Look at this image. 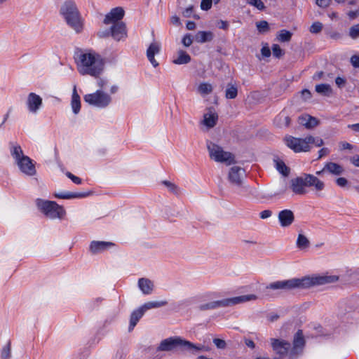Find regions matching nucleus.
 Instances as JSON below:
<instances>
[{
  "instance_id": "nucleus-1",
  "label": "nucleus",
  "mask_w": 359,
  "mask_h": 359,
  "mask_svg": "<svg viewBox=\"0 0 359 359\" xmlns=\"http://www.w3.org/2000/svg\"><path fill=\"white\" fill-rule=\"evenodd\" d=\"M338 280L339 277L337 276H315L277 280L266 286L265 293L268 296L274 297L282 292H290L296 289H308L316 285L335 283Z\"/></svg>"
},
{
  "instance_id": "nucleus-2",
  "label": "nucleus",
  "mask_w": 359,
  "mask_h": 359,
  "mask_svg": "<svg viewBox=\"0 0 359 359\" xmlns=\"http://www.w3.org/2000/svg\"><path fill=\"white\" fill-rule=\"evenodd\" d=\"M74 59L79 72L82 75L97 77L102 72L104 62L102 57L92 50H79Z\"/></svg>"
},
{
  "instance_id": "nucleus-3",
  "label": "nucleus",
  "mask_w": 359,
  "mask_h": 359,
  "mask_svg": "<svg viewBox=\"0 0 359 359\" xmlns=\"http://www.w3.org/2000/svg\"><path fill=\"white\" fill-rule=\"evenodd\" d=\"M290 189L297 195H304L307 193L306 187H314L316 191H321L325 188V184L317 177L303 173L301 176L290 180Z\"/></svg>"
},
{
  "instance_id": "nucleus-4",
  "label": "nucleus",
  "mask_w": 359,
  "mask_h": 359,
  "mask_svg": "<svg viewBox=\"0 0 359 359\" xmlns=\"http://www.w3.org/2000/svg\"><path fill=\"white\" fill-rule=\"evenodd\" d=\"M60 14L63 17L67 24L77 33L81 32L83 23L80 12L73 0H67L60 8Z\"/></svg>"
},
{
  "instance_id": "nucleus-5",
  "label": "nucleus",
  "mask_w": 359,
  "mask_h": 359,
  "mask_svg": "<svg viewBox=\"0 0 359 359\" xmlns=\"http://www.w3.org/2000/svg\"><path fill=\"white\" fill-rule=\"evenodd\" d=\"M286 145L294 152H307L311 149V144L320 147L324 144V141L319 137L309 135L305 138H297L292 136L286 137L285 139Z\"/></svg>"
},
{
  "instance_id": "nucleus-6",
  "label": "nucleus",
  "mask_w": 359,
  "mask_h": 359,
  "mask_svg": "<svg viewBox=\"0 0 359 359\" xmlns=\"http://www.w3.org/2000/svg\"><path fill=\"white\" fill-rule=\"evenodd\" d=\"M256 299H257V297L255 294H245L203 304L198 306V309L200 311L211 310L218 307H226Z\"/></svg>"
},
{
  "instance_id": "nucleus-7",
  "label": "nucleus",
  "mask_w": 359,
  "mask_h": 359,
  "mask_svg": "<svg viewBox=\"0 0 359 359\" xmlns=\"http://www.w3.org/2000/svg\"><path fill=\"white\" fill-rule=\"evenodd\" d=\"M36 205L46 217L51 219H62L66 214L64 208L55 201L37 198Z\"/></svg>"
},
{
  "instance_id": "nucleus-8",
  "label": "nucleus",
  "mask_w": 359,
  "mask_h": 359,
  "mask_svg": "<svg viewBox=\"0 0 359 359\" xmlns=\"http://www.w3.org/2000/svg\"><path fill=\"white\" fill-rule=\"evenodd\" d=\"M207 148L210 158L216 162L225 163L227 165L236 162L235 156L233 154L224 151L221 147L215 143L208 142Z\"/></svg>"
},
{
  "instance_id": "nucleus-9",
  "label": "nucleus",
  "mask_w": 359,
  "mask_h": 359,
  "mask_svg": "<svg viewBox=\"0 0 359 359\" xmlns=\"http://www.w3.org/2000/svg\"><path fill=\"white\" fill-rule=\"evenodd\" d=\"M83 99L89 104L99 108H104L111 102V96L100 90H97L93 93L86 95Z\"/></svg>"
},
{
  "instance_id": "nucleus-10",
  "label": "nucleus",
  "mask_w": 359,
  "mask_h": 359,
  "mask_svg": "<svg viewBox=\"0 0 359 359\" xmlns=\"http://www.w3.org/2000/svg\"><path fill=\"white\" fill-rule=\"evenodd\" d=\"M97 35L100 38L111 36L114 40L119 41L127 37L126 25L123 22L114 23V25L111 26L110 29L98 32Z\"/></svg>"
},
{
  "instance_id": "nucleus-11",
  "label": "nucleus",
  "mask_w": 359,
  "mask_h": 359,
  "mask_svg": "<svg viewBox=\"0 0 359 359\" xmlns=\"http://www.w3.org/2000/svg\"><path fill=\"white\" fill-rule=\"evenodd\" d=\"M271 346L275 353L278 355L273 359H281L285 356L290 348V344L284 340L271 339Z\"/></svg>"
},
{
  "instance_id": "nucleus-12",
  "label": "nucleus",
  "mask_w": 359,
  "mask_h": 359,
  "mask_svg": "<svg viewBox=\"0 0 359 359\" xmlns=\"http://www.w3.org/2000/svg\"><path fill=\"white\" fill-rule=\"evenodd\" d=\"M245 172L243 168L239 166H233L229 172L228 179L233 185L240 187L242 185Z\"/></svg>"
},
{
  "instance_id": "nucleus-13",
  "label": "nucleus",
  "mask_w": 359,
  "mask_h": 359,
  "mask_svg": "<svg viewBox=\"0 0 359 359\" xmlns=\"http://www.w3.org/2000/svg\"><path fill=\"white\" fill-rule=\"evenodd\" d=\"M26 104L29 112L36 114L43 105V100L39 95L30 93L27 96Z\"/></svg>"
},
{
  "instance_id": "nucleus-14",
  "label": "nucleus",
  "mask_w": 359,
  "mask_h": 359,
  "mask_svg": "<svg viewBox=\"0 0 359 359\" xmlns=\"http://www.w3.org/2000/svg\"><path fill=\"white\" fill-rule=\"evenodd\" d=\"M125 14L124 10L121 7L112 8L109 13L105 15L103 20L105 25H114V23L121 22Z\"/></svg>"
},
{
  "instance_id": "nucleus-15",
  "label": "nucleus",
  "mask_w": 359,
  "mask_h": 359,
  "mask_svg": "<svg viewBox=\"0 0 359 359\" xmlns=\"http://www.w3.org/2000/svg\"><path fill=\"white\" fill-rule=\"evenodd\" d=\"M16 164L20 170L27 176H34L36 173L35 165L29 156L22 158V159Z\"/></svg>"
},
{
  "instance_id": "nucleus-16",
  "label": "nucleus",
  "mask_w": 359,
  "mask_h": 359,
  "mask_svg": "<svg viewBox=\"0 0 359 359\" xmlns=\"http://www.w3.org/2000/svg\"><path fill=\"white\" fill-rule=\"evenodd\" d=\"M180 346V337H169L162 340L156 351H172Z\"/></svg>"
},
{
  "instance_id": "nucleus-17",
  "label": "nucleus",
  "mask_w": 359,
  "mask_h": 359,
  "mask_svg": "<svg viewBox=\"0 0 359 359\" xmlns=\"http://www.w3.org/2000/svg\"><path fill=\"white\" fill-rule=\"evenodd\" d=\"M114 245V243L111 242L93 241L90 244L89 250L91 254L97 255L104 252Z\"/></svg>"
},
{
  "instance_id": "nucleus-18",
  "label": "nucleus",
  "mask_w": 359,
  "mask_h": 359,
  "mask_svg": "<svg viewBox=\"0 0 359 359\" xmlns=\"http://www.w3.org/2000/svg\"><path fill=\"white\" fill-rule=\"evenodd\" d=\"M278 218L283 227L290 226L294 221V215L291 210L285 209L279 212Z\"/></svg>"
},
{
  "instance_id": "nucleus-19",
  "label": "nucleus",
  "mask_w": 359,
  "mask_h": 359,
  "mask_svg": "<svg viewBox=\"0 0 359 359\" xmlns=\"http://www.w3.org/2000/svg\"><path fill=\"white\" fill-rule=\"evenodd\" d=\"M160 50L161 46L158 42L151 43L147 50V57L154 67L158 66V62L155 60L154 56L160 52Z\"/></svg>"
},
{
  "instance_id": "nucleus-20",
  "label": "nucleus",
  "mask_w": 359,
  "mask_h": 359,
  "mask_svg": "<svg viewBox=\"0 0 359 359\" xmlns=\"http://www.w3.org/2000/svg\"><path fill=\"white\" fill-rule=\"evenodd\" d=\"M305 344V340L302 330H298L294 335L293 348L291 350L292 355L298 354V349H302Z\"/></svg>"
},
{
  "instance_id": "nucleus-21",
  "label": "nucleus",
  "mask_w": 359,
  "mask_h": 359,
  "mask_svg": "<svg viewBox=\"0 0 359 359\" xmlns=\"http://www.w3.org/2000/svg\"><path fill=\"white\" fill-rule=\"evenodd\" d=\"M9 146L11 155L14 158L15 163L21 161L22 158L27 157V156L24 155L23 151L19 144L10 142Z\"/></svg>"
},
{
  "instance_id": "nucleus-22",
  "label": "nucleus",
  "mask_w": 359,
  "mask_h": 359,
  "mask_svg": "<svg viewBox=\"0 0 359 359\" xmlns=\"http://www.w3.org/2000/svg\"><path fill=\"white\" fill-rule=\"evenodd\" d=\"M203 123L208 128H213L217 121L218 116L213 109H209L208 112L203 116Z\"/></svg>"
},
{
  "instance_id": "nucleus-23",
  "label": "nucleus",
  "mask_w": 359,
  "mask_h": 359,
  "mask_svg": "<svg viewBox=\"0 0 359 359\" xmlns=\"http://www.w3.org/2000/svg\"><path fill=\"white\" fill-rule=\"evenodd\" d=\"M55 197L61 199H72V198H81L88 196V193L84 192H69V191H61L55 193Z\"/></svg>"
},
{
  "instance_id": "nucleus-24",
  "label": "nucleus",
  "mask_w": 359,
  "mask_h": 359,
  "mask_svg": "<svg viewBox=\"0 0 359 359\" xmlns=\"http://www.w3.org/2000/svg\"><path fill=\"white\" fill-rule=\"evenodd\" d=\"M299 121L301 125L305 126L308 129L313 128L319 123V121L316 118L309 115L302 116L299 117Z\"/></svg>"
},
{
  "instance_id": "nucleus-25",
  "label": "nucleus",
  "mask_w": 359,
  "mask_h": 359,
  "mask_svg": "<svg viewBox=\"0 0 359 359\" xmlns=\"http://www.w3.org/2000/svg\"><path fill=\"white\" fill-rule=\"evenodd\" d=\"M273 163L276 169L284 177H287L290 172V169L287 167L284 161L278 156L273 158Z\"/></svg>"
},
{
  "instance_id": "nucleus-26",
  "label": "nucleus",
  "mask_w": 359,
  "mask_h": 359,
  "mask_svg": "<svg viewBox=\"0 0 359 359\" xmlns=\"http://www.w3.org/2000/svg\"><path fill=\"white\" fill-rule=\"evenodd\" d=\"M138 286L144 294H149L153 291L154 284L149 279L142 278L138 280Z\"/></svg>"
},
{
  "instance_id": "nucleus-27",
  "label": "nucleus",
  "mask_w": 359,
  "mask_h": 359,
  "mask_svg": "<svg viewBox=\"0 0 359 359\" xmlns=\"http://www.w3.org/2000/svg\"><path fill=\"white\" fill-rule=\"evenodd\" d=\"M144 313V312L141 307L133 311L130 318V325L128 327L129 332H131L134 329L140 319L143 316Z\"/></svg>"
},
{
  "instance_id": "nucleus-28",
  "label": "nucleus",
  "mask_w": 359,
  "mask_h": 359,
  "mask_svg": "<svg viewBox=\"0 0 359 359\" xmlns=\"http://www.w3.org/2000/svg\"><path fill=\"white\" fill-rule=\"evenodd\" d=\"M214 38V34L210 31H199L195 35L196 42L203 43L211 41Z\"/></svg>"
},
{
  "instance_id": "nucleus-29",
  "label": "nucleus",
  "mask_w": 359,
  "mask_h": 359,
  "mask_svg": "<svg viewBox=\"0 0 359 359\" xmlns=\"http://www.w3.org/2000/svg\"><path fill=\"white\" fill-rule=\"evenodd\" d=\"M324 170L334 175H340L344 170L341 165L333 162L327 163L324 166Z\"/></svg>"
},
{
  "instance_id": "nucleus-30",
  "label": "nucleus",
  "mask_w": 359,
  "mask_h": 359,
  "mask_svg": "<svg viewBox=\"0 0 359 359\" xmlns=\"http://www.w3.org/2000/svg\"><path fill=\"white\" fill-rule=\"evenodd\" d=\"M71 106L72 108V111L75 114H79L81 109V99L80 96L77 93L76 86L74 87L72 100H71Z\"/></svg>"
},
{
  "instance_id": "nucleus-31",
  "label": "nucleus",
  "mask_w": 359,
  "mask_h": 359,
  "mask_svg": "<svg viewBox=\"0 0 359 359\" xmlns=\"http://www.w3.org/2000/svg\"><path fill=\"white\" fill-rule=\"evenodd\" d=\"M290 123V118L284 114H278L274 119V124L278 128L287 127Z\"/></svg>"
},
{
  "instance_id": "nucleus-32",
  "label": "nucleus",
  "mask_w": 359,
  "mask_h": 359,
  "mask_svg": "<svg viewBox=\"0 0 359 359\" xmlns=\"http://www.w3.org/2000/svg\"><path fill=\"white\" fill-rule=\"evenodd\" d=\"M182 348L190 351L192 353H196L198 351L203 350L205 347L203 346H196L190 341L181 339Z\"/></svg>"
},
{
  "instance_id": "nucleus-33",
  "label": "nucleus",
  "mask_w": 359,
  "mask_h": 359,
  "mask_svg": "<svg viewBox=\"0 0 359 359\" xmlns=\"http://www.w3.org/2000/svg\"><path fill=\"white\" fill-rule=\"evenodd\" d=\"M292 33L286 29L280 30L277 34L276 39L282 43L289 42L292 39Z\"/></svg>"
},
{
  "instance_id": "nucleus-34",
  "label": "nucleus",
  "mask_w": 359,
  "mask_h": 359,
  "mask_svg": "<svg viewBox=\"0 0 359 359\" xmlns=\"http://www.w3.org/2000/svg\"><path fill=\"white\" fill-rule=\"evenodd\" d=\"M238 95L237 87L231 83H228L225 90V97L226 99H234Z\"/></svg>"
},
{
  "instance_id": "nucleus-35",
  "label": "nucleus",
  "mask_w": 359,
  "mask_h": 359,
  "mask_svg": "<svg viewBox=\"0 0 359 359\" xmlns=\"http://www.w3.org/2000/svg\"><path fill=\"white\" fill-rule=\"evenodd\" d=\"M316 91L319 94L328 96L332 93V88L329 84L322 83L316 86Z\"/></svg>"
},
{
  "instance_id": "nucleus-36",
  "label": "nucleus",
  "mask_w": 359,
  "mask_h": 359,
  "mask_svg": "<svg viewBox=\"0 0 359 359\" xmlns=\"http://www.w3.org/2000/svg\"><path fill=\"white\" fill-rule=\"evenodd\" d=\"M166 304V302H148L144 304L142 306H140L144 312L147 311L149 309L159 308Z\"/></svg>"
},
{
  "instance_id": "nucleus-37",
  "label": "nucleus",
  "mask_w": 359,
  "mask_h": 359,
  "mask_svg": "<svg viewBox=\"0 0 359 359\" xmlns=\"http://www.w3.org/2000/svg\"><path fill=\"white\" fill-rule=\"evenodd\" d=\"M310 245V242L309 239L303 234L299 233L298 235L297 241V246L299 249H306L309 248Z\"/></svg>"
},
{
  "instance_id": "nucleus-38",
  "label": "nucleus",
  "mask_w": 359,
  "mask_h": 359,
  "mask_svg": "<svg viewBox=\"0 0 359 359\" xmlns=\"http://www.w3.org/2000/svg\"><path fill=\"white\" fill-rule=\"evenodd\" d=\"M256 27L260 34H266L270 31L269 25L266 20L257 22Z\"/></svg>"
},
{
  "instance_id": "nucleus-39",
  "label": "nucleus",
  "mask_w": 359,
  "mask_h": 359,
  "mask_svg": "<svg viewBox=\"0 0 359 359\" xmlns=\"http://www.w3.org/2000/svg\"><path fill=\"white\" fill-rule=\"evenodd\" d=\"M11 342L8 341L7 344L3 347L1 351V359H11Z\"/></svg>"
},
{
  "instance_id": "nucleus-40",
  "label": "nucleus",
  "mask_w": 359,
  "mask_h": 359,
  "mask_svg": "<svg viewBox=\"0 0 359 359\" xmlns=\"http://www.w3.org/2000/svg\"><path fill=\"white\" fill-rule=\"evenodd\" d=\"M198 90L201 95H208L212 93V86L210 83H202L199 85Z\"/></svg>"
},
{
  "instance_id": "nucleus-41",
  "label": "nucleus",
  "mask_w": 359,
  "mask_h": 359,
  "mask_svg": "<svg viewBox=\"0 0 359 359\" xmlns=\"http://www.w3.org/2000/svg\"><path fill=\"white\" fill-rule=\"evenodd\" d=\"M162 184L166 187V188L170 193L177 194L178 187L175 184L167 180L163 181Z\"/></svg>"
},
{
  "instance_id": "nucleus-42",
  "label": "nucleus",
  "mask_w": 359,
  "mask_h": 359,
  "mask_svg": "<svg viewBox=\"0 0 359 359\" xmlns=\"http://www.w3.org/2000/svg\"><path fill=\"white\" fill-rule=\"evenodd\" d=\"M323 24L320 22H315L311 26L309 31L312 34H318L323 29Z\"/></svg>"
},
{
  "instance_id": "nucleus-43",
  "label": "nucleus",
  "mask_w": 359,
  "mask_h": 359,
  "mask_svg": "<svg viewBox=\"0 0 359 359\" xmlns=\"http://www.w3.org/2000/svg\"><path fill=\"white\" fill-rule=\"evenodd\" d=\"M349 36L355 39L359 36V24L352 26L349 29Z\"/></svg>"
},
{
  "instance_id": "nucleus-44",
  "label": "nucleus",
  "mask_w": 359,
  "mask_h": 359,
  "mask_svg": "<svg viewBox=\"0 0 359 359\" xmlns=\"http://www.w3.org/2000/svg\"><path fill=\"white\" fill-rule=\"evenodd\" d=\"M248 3L259 11H263L265 8L264 3L261 0H247Z\"/></svg>"
},
{
  "instance_id": "nucleus-45",
  "label": "nucleus",
  "mask_w": 359,
  "mask_h": 359,
  "mask_svg": "<svg viewBox=\"0 0 359 359\" xmlns=\"http://www.w3.org/2000/svg\"><path fill=\"white\" fill-rule=\"evenodd\" d=\"M272 52H273V56H275L276 57H278V58L280 57L283 55V50L281 49L280 46L278 44H273L272 46Z\"/></svg>"
},
{
  "instance_id": "nucleus-46",
  "label": "nucleus",
  "mask_w": 359,
  "mask_h": 359,
  "mask_svg": "<svg viewBox=\"0 0 359 359\" xmlns=\"http://www.w3.org/2000/svg\"><path fill=\"white\" fill-rule=\"evenodd\" d=\"M212 0H201V8L203 11H208L211 8Z\"/></svg>"
},
{
  "instance_id": "nucleus-47",
  "label": "nucleus",
  "mask_w": 359,
  "mask_h": 359,
  "mask_svg": "<svg viewBox=\"0 0 359 359\" xmlns=\"http://www.w3.org/2000/svg\"><path fill=\"white\" fill-rule=\"evenodd\" d=\"M182 42L184 44V46H185L187 47L189 46L193 42V38H192L191 34H186L183 37Z\"/></svg>"
},
{
  "instance_id": "nucleus-48",
  "label": "nucleus",
  "mask_w": 359,
  "mask_h": 359,
  "mask_svg": "<svg viewBox=\"0 0 359 359\" xmlns=\"http://www.w3.org/2000/svg\"><path fill=\"white\" fill-rule=\"evenodd\" d=\"M191 61L190 55L185 51L181 50V65L187 64Z\"/></svg>"
},
{
  "instance_id": "nucleus-49",
  "label": "nucleus",
  "mask_w": 359,
  "mask_h": 359,
  "mask_svg": "<svg viewBox=\"0 0 359 359\" xmlns=\"http://www.w3.org/2000/svg\"><path fill=\"white\" fill-rule=\"evenodd\" d=\"M66 175L68 178H69L76 184H80L81 183V179L79 178V177L74 175L70 172H67L66 173Z\"/></svg>"
},
{
  "instance_id": "nucleus-50",
  "label": "nucleus",
  "mask_w": 359,
  "mask_h": 359,
  "mask_svg": "<svg viewBox=\"0 0 359 359\" xmlns=\"http://www.w3.org/2000/svg\"><path fill=\"white\" fill-rule=\"evenodd\" d=\"M332 0H316V4L320 8H327L331 4Z\"/></svg>"
},
{
  "instance_id": "nucleus-51",
  "label": "nucleus",
  "mask_w": 359,
  "mask_h": 359,
  "mask_svg": "<svg viewBox=\"0 0 359 359\" xmlns=\"http://www.w3.org/2000/svg\"><path fill=\"white\" fill-rule=\"evenodd\" d=\"M213 343L218 348H224L226 345L224 340L217 338L213 339Z\"/></svg>"
},
{
  "instance_id": "nucleus-52",
  "label": "nucleus",
  "mask_w": 359,
  "mask_h": 359,
  "mask_svg": "<svg viewBox=\"0 0 359 359\" xmlns=\"http://www.w3.org/2000/svg\"><path fill=\"white\" fill-rule=\"evenodd\" d=\"M351 63L355 68L359 67V56L354 55L351 57Z\"/></svg>"
},
{
  "instance_id": "nucleus-53",
  "label": "nucleus",
  "mask_w": 359,
  "mask_h": 359,
  "mask_svg": "<svg viewBox=\"0 0 359 359\" xmlns=\"http://www.w3.org/2000/svg\"><path fill=\"white\" fill-rule=\"evenodd\" d=\"M336 183L341 187H344L348 184V180L345 177H339L336 180Z\"/></svg>"
},
{
  "instance_id": "nucleus-54",
  "label": "nucleus",
  "mask_w": 359,
  "mask_h": 359,
  "mask_svg": "<svg viewBox=\"0 0 359 359\" xmlns=\"http://www.w3.org/2000/svg\"><path fill=\"white\" fill-rule=\"evenodd\" d=\"M301 95L304 100H307L311 97V93L307 89H304L303 90H302Z\"/></svg>"
},
{
  "instance_id": "nucleus-55",
  "label": "nucleus",
  "mask_w": 359,
  "mask_h": 359,
  "mask_svg": "<svg viewBox=\"0 0 359 359\" xmlns=\"http://www.w3.org/2000/svg\"><path fill=\"white\" fill-rule=\"evenodd\" d=\"M330 149L326 147H323V148L320 149L318 151L319 156L318 157V159H320L322 157L328 155L330 154Z\"/></svg>"
},
{
  "instance_id": "nucleus-56",
  "label": "nucleus",
  "mask_w": 359,
  "mask_h": 359,
  "mask_svg": "<svg viewBox=\"0 0 359 359\" xmlns=\"http://www.w3.org/2000/svg\"><path fill=\"white\" fill-rule=\"evenodd\" d=\"M261 53L264 57H269L271 55V50L268 46H264L261 49Z\"/></svg>"
},
{
  "instance_id": "nucleus-57",
  "label": "nucleus",
  "mask_w": 359,
  "mask_h": 359,
  "mask_svg": "<svg viewBox=\"0 0 359 359\" xmlns=\"http://www.w3.org/2000/svg\"><path fill=\"white\" fill-rule=\"evenodd\" d=\"M218 27L219 29L226 30L229 28V24L227 21L220 20L218 22Z\"/></svg>"
},
{
  "instance_id": "nucleus-58",
  "label": "nucleus",
  "mask_w": 359,
  "mask_h": 359,
  "mask_svg": "<svg viewBox=\"0 0 359 359\" xmlns=\"http://www.w3.org/2000/svg\"><path fill=\"white\" fill-rule=\"evenodd\" d=\"M272 215V212L269 210H265L260 212V217L262 219H266Z\"/></svg>"
},
{
  "instance_id": "nucleus-59",
  "label": "nucleus",
  "mask_w": 359,
  "mask_h": 359,
  "mask_svg": "<svg viewBox=\"0 0 359 359\" xmlns=\"http://www.w3.org/2000/svg\"><path fill=\"white\" fill-rule=\"evenodd\" d=\"M127 352L123 349L118 350L116 353V358H118V359H124Z\"/></svg>"
},
{
  "instance_id": "nucleus-60",
  "label": "nucleus",
  "mask_w": 359,
  "mask_h": 359,
  "mask_svg": "<svg viewBox=\"0 0 359 359\" xmlns=\"http://www.w3.org/2000/svg\"><path fill=\"white\" fill-rule=\"evenodd\" d=\"M348 16L350 19L353 20L359 16V9L356 11H351L348 13Z\"/></svg>"
},
{
  "instance_id": "nucleus-61",
  "label": "nucleus",
  "mask_w": 359,
  "mask_h": 359,
  "mask_svg": "<svg viewBox=\"0 0 359 359\" xmlns=\"http://www.w3.org/2000/svg\"><path fill=\"white\" fill-rule=\"evenodd\" d=\"M335 83L338 86V87L341 88L344 86L346 80L343 78L338 76L335 79Z\"/></svg>"
},
{
  "instance_id": "nucleus-62",
  "label": "nucleus",
  "mask_w": 359,
  "mask_h": 359,
  "mask_svg": "<svg viewBox=\"0 0 359 359\" xmlns=\"http://www.w3.org/2000/svg\"><path fill=\"white\" fill-rule=\"evenodd\" d=\"M194 6H191L189 8H187L184 12L183 15L186 18H189L191 16L192 12H193Z\"/></svg>"
},
{
  "instance_id": "nucleus-63",
  "label": "nucleus",
  "mask_w": 359,
  "mask_h": 359,
  "mask_svg": "<svg viewBox=\"0 0 359 359\" xmlns=\"http://www.w3.org/2000/svg\"><path fill=\"white\" fill-rule=\"evenodd\" d=\"M350 161L355 166L359 167V155H354L351 158Z\"/></svg>"
},
{
  "instance_id": "nucleus-64",
  "label": "nucleus",
  "mask_w": 359,
  "mask_h": 359,
  "mask_svg": "<svg viewBox=\"0 0 359 359\" xmlns=\"http://www.w3.org/2000/svg\"><path fill=\"white\" fill-rule=\"evenodd\" d=\"M170 22L172 25H177L180 22V18L177 15H174L171 17Z\"/></svg>"
}]
</instances>
